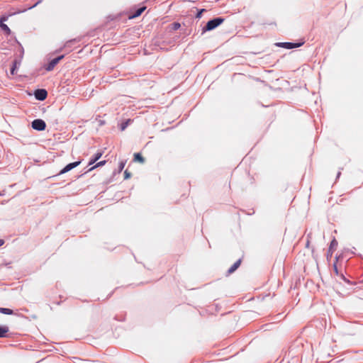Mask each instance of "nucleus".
Listing matches in <instances>:
<instances>
[{"instance_id":"f257e3e1","label":"nucleus","mask_w":363,"mask_h":363,"mask_svg":"<svg viewBox=\"0 0 363 363\" xmlns=\"http://www.w3.org/2000/svg\"><path fill=\"white\" fill-rule=\"evenodd\" d=\"M224 21V18L218 17L208 21L202 29V33L212 30L219 26Z\"/></svg>"},{"instance_id":"f03ea898","label":"nucleus","mask_w":363,"mask_h":363,"mask_svg":"<svg viewBox=\"0 0 363 363\" xmlns=\"http://www.w3.org/2000/svg\"><path fill=\"white\" fill-rule=\"evenodd\" d=\"M31 126L34 130L42 131L45 129L46 123L42 119H35L32 121Z\"/></svg>"},{"instance_id":"7ed1b4c3","label":"nucleus","mask_w":363,"mask_h":363,"mask_svg":"<svg viewBox=\"0 0 363 363\" xmlns=\"http://www.w3.org/2000/svg\"><path fill=\"white\" fill-rule=\"evenodd\" d=\"M303 43H290V42H284V43H278L277 45L278 47L284 48L286 49H293L296 48H298L301 46Z\"/></svg>"},{"instance_id":"20e7f679","label":"nucleus","mask_w":363,"mask_h":363,"mask_svg":"<svg viewBox=\"0 0 363 363\" xmlns=\"http://www.w3.org/2000/svg\"><path fill=\"white\" fill-rule=\"evenodd\" d=\"M35 98L39 101H44L48 96V92L44 89H36L34 92Z\"/></svg>"},{"instance_id":"39448f33","label":"nucleus","mask_w":363,"mask_h":363,"mask_svg":"<svg viewBox=\"0 0 363 363\" xmlns=\"http://www.w3.org/2000/svg\"><path fill=\"white\" fill-rule=\"evenodd\" d=\"M80 164H81V161L80 160L79 161H77V162H72V163H69V164H67L63 169H62L60 170V172H59V174H65V173L68 172L69 171L72 170V169L77 167Z\"/></svg>"},{"instance_id":"423d86ee","label":"nucleus","mask_w":363,"mask_h":363,"mask_svg":"<svg viewBox=\"0 0 363 363\" xmlns=\"http://www.w3.org/2000/svg\"><path fill=\"white\" fill-rule=\"evenodd\" d=\"M64 57V55L58 56L52 60L45 67V69L48 72L52 71L56 65Z\"/></svg>"},{"instance_id":"0eeeda50","label":"nucleus","mask_w":363,"mask_h":363,"mask_svg":"<svg viewBox=\"0 0 363 363\" xmlns=\"http://www.w3.org/2000/svg\"><path fill=\"white\" fill-rule=\"evenodd\" d=\"M8 20V16H3L0 18V28L1 29L4 31L7 35H9L11 33V30L9 28V26L4 23L5 21Z\"/></svg>"},{"instance_id":"6e6552de","label":"nucleus","mask_w":363,"mask_h":363,"mask_svg":"<svg viewBox=\"0 0 363 363\" xmlns=\"http://www.w3.org/2000/svg\"><path fill=\"white\" fill-rule=\"evenodd\" d=\"M79 39L77 38L67 40L64 45V48L67 50L68 52H70L72 50L73 45H75L77 43L79 42Z\"/></svg>"},{"instance_id":"1a4fd4ad","label":"nucleus","mask_w":363,"mask_h":363,"mask_svg":"<svg viewBox=\"0 0 363 363\" xmlns=\"http://www.w3.org/2000/svg\"><path fill=\"white\" fill-rule=\"evenodd\" d=\"M102 155H103V152H96V153L94 155L93 158H91V159L89 160V164H89V166H90V165L94 164L97 160H99L101 157Z\"/></svg>"},{"instance_id":"9d476101","label":"nucleus","mask_w":363,"mask_h":363,"mask_svg":"<svg viewBox=\"0 0 363 363\" xmlns=\"http://www.w3.org/2000/svg\"><path fill=\"white\" fill-rule=\"evenodd\" d=\"M9 331V328L7 325H0V338L6 337Z\"/></svg>"},{"instance_id":"9b49d317","label":"nucleus","mask_w":363,"mask_h":363,"mask_svg":"<svg viewBox=\"0 0 363 363\" xmlns=\"http://www.w3.org/2000/svg\"><path fill=\"white\" fill-rule=\"evenodd\" d=\"M241 259L237 260L228 270V274L233 273L240 265Z\"/></svg>"},{"instance_id":"f8f14e48","label":"nucleus","mask_w":363,"mask_h":363,"mask_svg":"<svg viewBox=\"0 0 363 363\" xmlns=\"http://www.w3.org/2000/svg\"><path fill=\"white\" fill-rule=\"evenodd\" d=\"M146 7L143 6L135 10V11L130 16V18H133L140 16L145 10Z\"/></svg>"},{"instance_id":"ddd939ff","label":"nucleus","mask_w":363,"mask_h":363,"mask_svg":"<svg viewBox=\"0 0 363 363\" xmlns=\"http://www.w3.org/2000/svg\"><path fill=\"white\" fill-rule=\"evenodd\" d=\"M21 64L20 62H18L17 60H14L13 62V66L11 67V74H16V69L17 68L18 66H19Z\"/></svg>"},{"instance_id":"4468645a","label":"nucleus","mask_w":363,"mask_h":363,"mask_svg":"<svg viewBox=\"0 0 363 363\" xmlns=\"http://www.w3.org/2000/svg\"><path fill=\"white\" fill-rule=\"evenodd\" d=\"M134 160L137 161V162H139L140 163H144L145 162V159L141 155L140 153H135L134 154Z\"/></svg>"},{"instance_id":"2eb2a0df","label":"nucleus","mask_w":363,"mask_h":363,"mask_svg":"<svg viewBox=\"0 0 363 363\" xmlns=\"http://www.w3.org/2000/svg\"><path fill=\"white\" fill-rule=\"evenodd\" d=\"M0 313L6 315H12L13 314V310L7 308H0Z\"/></svg>"},{"instance_id":"dca6fc26","label":"nucleus","mask_w":363,"mask_h":363,"mask_svg":"<svg viewBox=\"0 0 363 363\" xmlns=\"http://www.w3.org/2000/svg\"><path fill=\"white\" fill-rule=\"evenodd\" d=\"M106 160H102V161L99 162L94 166H93L91 168H89L88 169V172H90V171L93 170L94 169H95L96 167H101V166L104 165L106 164Z\"/></svg>"},{"instance_id":"f3484780","label":"nucleus","mask_w":363,"mask_h":363,"mask_svg":"<svg viewBox=\"0 0 363 363\" xmlns=\"http://www.w3.org/2000/svg\"><path fill=\"white\" fill-rule=\"evenodd\" d=\"M181 25L179 23L174 22L172 24V28L174 30H177L180 28Z\"/></svg>"},{"instance_id":"a211bd4d","label":"nucleus","mask_w":363,"mask_h":363,"mask_svg":"<svg viewBox=\"0 0 363 363\" xmlns=\"http://www.w3.org/2000/svg\"><path fill=\"white\" fill-rule=\"evenodd\" d=\"M129 122H130V120H127L126 121L122 123L121 125V130H124L128 125Z\"/></svg>"},{"instance_id":"6ab92c4d","label":"nucleus","mask_w":363,"mask_h":363,"mask_svg":"<svg viewBox=\"0 0 363 363\" xmlns=\"http://www.w3.org/2000/svg\"><path fill=\"white\" fill-rule=\"evenodd\" d=\"M204 11H206V9H202L199 10V11H198V13H196V18H201L202 13H203Z\"/></svg>"},{"instance_id":"aec40b11","label":"nucleus","mask_w":363,"mask_h":363,"mask_svg":"<svg viewBox=\"0 0 363 363\" xmlns=\"http://www.w3.org/2000/svg\"><path fill=\"white\" fill-rule=\"evenodd\" d=\"M337 245V242L335 239H333L330 242V250Z\"/></svg>"},{"instance_id":"412c9836","label":"nucleus","mask_w":363,"mask_h":363,"mask_svg":"<svg viewBox=\"0 0 363 363\" xmlns=\"http://www.w3.org/2000/svg\"><path fill=\"white\" fill-rule=\"evenodd\" d=\"M125 164V162L121 161V162L119 163V166H118L119 169H120V170H122V169L124 168Z\"/></svg>"},{"instance_id":"4be33fe9","label":"nucleus","mask_w":363,"mask_h":363,"mask_svg":"<svg viewBox=\"0 0 363 363\" xmlns=\"http://www.w3.org/2000/svg\"><path fill=\"white\" fill-rule=\"evenodd\" d=\"M124 174H125V179H128L130 177L131 174L130 172H128L127 170H125L124 172Z\"/></svg>"},{"instance_id":"5701e85b","label":"nucleus","mask_w":363,"mask_h":363,"mask_svg":"<svg viewBox=\"0 0 363 363\" xmlns=\"http://www.w3.org/2000/svg\"><path fill=\"white\" fill-rule=\"evenodd\" d=\"M4 243V241L3 240L0 239V246L3 245Z\"/></svg>"},{"instance_id":"b1692460","label":"nucleus","mask_w":363,"mask_h":363,"mask_svg":"<svg viewBox=\"0 0 363 363\" xmlns=\"http://www.w3.org/2000/svg\"><path fill=\"white\" fill-rule=\"evenodd\" d=\"M40 2V1H38V2H36L35 4H34L33 6H31L30 8H33L35 7L37 4H38Z\"/></svg>"},{"instance_id":"393cba45","label":"nucleus","mask_w":363,"mask_h":363,"mask_svg":"<svg viewBox=\"0 0 363 363\" xmlns=\"http://www.w3.org/2000/svg\"><path fill=\"white\" fill-rule=\"evenodd\" d=\"M340 174H341V172H337V178H339V177H340Z\"/></svg>"},{"instance_id":"a878e982","label":"nucleus","mask_w":363,"mask_h":363,"mask_svg":"<svg viewBox=\"0 0 363 363\" xmlns=\"http://www.w3.org/2000/svg\"><path fill=\"white\" fill-rule=\"evenodd\" d=\"M335 270L336 271V272H337V267L335 265Z\"/></svg>"},{"instance_id":"bb28decb","label":"nucleus","mask_w":363,"mask_h":363,"mask_svg":"<svg viewBox=\"0 0 363 363\" xmlns=\"http://www.w3.org/2000/svg\"><path fill=\"white\" fill-rule=\"evenodd\" d=\"M343 279H344V280H345V281H347V282H349V281H347V280L346 279V278L343 277Z\"/></svg>"}]
</instances>
